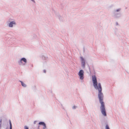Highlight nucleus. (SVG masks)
<instances>
[{
	"label": "nucleus",
	"mask_w": 129,
	"mask_h": 129,
	"mask_svg": "<svg viewBox=\"0 0 129 129\" xmlns=\"http://www.w3.org/2000/svg\"><path fill=\"white\" fill-rule=\"evenodd\" d=\"M92 81L93 86L96 89H98V98L99 102L101 104L100 109L102 115L105 116H107L106 112L105 109V103L103 101L104 95L102 92V88L100 83L98 84L95 75L92 76Z\"/></svg>",
	"instance_id": "nucleus-1"
},
{
	"label": "nucleus",
	"mask_w": 129,
	"mask_h": 129,
	"mask_svg": "<svg viewBox=\"0 0 129 129\" xmlns=\"http://www.w3.org/2000/svg\"><path fill=\"white\" fill-rule=\"evenodd\" d=\"M121 9L120 8H119L117 9L116 10H114L113 12V13L114 15V17L116 18H119L121 17V14L120 13H117V12L120 11Z\"/></svg>",
	"instance_id": "nucleus-2"
},
{
	"label": "nucleus",
	"mask_w": 129,
	"mask_h": 129,
	"mask_svg": "<svg viewBox=\"0 0 129 129\" xmlns=\"http://www.w3.org/2000/svg\"><path fill=\"white\" fill-rule=\"evenodd\" d=\"M84 73L83 70H80L78 73V75L79 76L80 79L81 80H83L84 78Z\"/></svg>",
	"instance_id": "nucleus-3"
},
{
	"label": "nucleus",
	"mask_w": 129,
	"mask_h": 129,
	"mask_svg": "<svg viewBox=\"0 0 129 129\" xmlns=\"http://www.w3.org/2000/svg\"><path fill=\"white\" fill-rule=\"evenodd\" d=\"M13 20V19H10L9 20L10 22L9 23L8 26L10 27H12L16 24V22L14 20L10 21V20L12 21Z\"/></svg>",
	"instance_id": "nucleus-4"
},
{
	"label": "nucleus",
	"mask_w": 129,
	"mask_h": 129,
	"mask_svg": "<svg viewBox=\"0 0 129 129\" xmlns=\"http://www.w3.org/2000/svg\"><path fill=\"white\" fill-rule=\"evenodd\" d=\"M23 62H24L25 63L27 62V59L24 57H23L21 58L20 60L18 61V62L19 64L20 65L22 64Z\"/></svg>",
	"instance_id": "nucleus-5"
},
{
	"label": "nucleus",
	"mask_w": 129,
	"mask_h": 129,
	"mask_svg": "<svg viewBox=\"0 0 129 129\" xmlns=\"http://www.w3.org/2000/svg\"><path fill=\"white\" fill-rule=\"evenodd\" d=\"M80 58L81 60V64L83 68H84L85 65V60L83 57H81Z\"/></svg>",
	"instance_id": "nucleus-6"
},
{
	"label": "nucleus",
	"mask_w": 129,
	"mask_h": 129,
	"mask_svg": "<svg viewBox=\"0 0 129 129\" xmlns=\"http://www.w3.org/2000/svg\"><path fill=\"white\" fill-rule=\"evenodd\" d=\"M42 58L43 60H47L48 58V57H47L45 56L44 55H42Z\"/></svg>",
	"instance_id": "nucleus-7"
},
{
	"label": "nucleus",
	"mask_w": 129,
	"mask_h": 129,
	"mask_svg": "<svg viewBox=\"0 0 129 129\" xmlns=\"http://www.w3.org/2000/svg\"><path fill=\"white\" fill-rule=\"evenodd\" d=\"M19 81L21 83V85L22 86L25 87H26V85L22 81Z\"/></svg>",
	"instance_id": "nucleus-8"
},
{
	"label": "nucleus",
	"mask_w": 129,
	"mask_h": 129,
	"mask_svg": "<svg viewBox=\"0 0 129 129\" xmlns=\"http://www.w3.org/2000/svg\"><path fill=\"white\" fill-rule=\"evenodd\" d=\"M46 124L44 122L41 121L39 123V124L40 125H42L43 126L45 124Z\"/></svg>",
	"instance_id": "nucleus-9"
},
{
	"label": "nucleus",
	"mask_w": 129,
	"mask_h": 129,
	"mask_svg": "<svg viewBox=\"0 0 129 129\" xmlns=\"http://www.w3.org/2000/svg\"><path fill=\"white\" fill-rule=\"evenodd\" d=\"M9 123L10 124V129H12V126L11 123V122L10 120L9 121Z\"/></svg>",
	"instance_id": "nucleus-10"
},
{
	"label": "nucleus",
	"mask_w": 129,
	"mask_h": 129,
	"mask_svg": "<svg viewBox=\"0 0 129 129\" xmlns=\"http://www.w3.org/2000/svg\"><path fill=\"white\" fill-rule=\"evenodd\" d=\"M58 17L60 21H62V17L59 15L58 16Z\"/></svg>",
	"instance_id": "nucleus-11"
},
{
	"label": "nucleus",
	"mask_w": 129,
	"mask_h": 129,
	"mask_svg": "<svg viewBox=\"0 0 129 129\" xmlns=\"http://www.w3.org/2000/svg\"><path fill=\"white\" fill-rule=\"evenodd\" d=\"M105 129H110L108 124H106L105 126Z\"/></svg>",
	"instance_id": "nucleus-12"
},
{
	"label": "nucleus",
	"mask_w": 129,
	"mask_h": 129,
	"mask_svg": "<svg viewBox=\"0 0 129 129\" xmlns=\"http://www.w3.org/2000/svg\"><path fill=\"white\" fill-rule=\"evenodd\" d=\"M46 128V124H45L44 125H43V129H45Z\"/></svg>",
	"instance_id": "nucleus-13"
},
{
	"label": "nucleus",
	"mask_w": 129,
	"mask_h": 129,
	"mask_svg": "<svg viewBox=\"0 0 129 129\" xmlns=\"http://www.w3.org/2000/svg\"><path fill=\"white\" fill-rule=\"evenodd\" d=\"M24 129H29L28 127L26 126H24Z\"/></svg>",
	"instance_id": "nucleus-14"
},
{
	"label": "nucleus",
	"mask_w": 129,
	"mask_h": 129,
	"mask_svg": "<svg viewBox=\"0 0 129 129\" xmlns=\"http://www.w3.org/2000/svg\"><path fill=\"white\" fill-rule=\"evenodd\" d=\"M77 107L76 106H74L72 107V109H75Z\"/></svg>",
	"instance_id": "nucleus-15"
},
{
	"label": "nucleus",
	"mask_w": 129,
	"mask_h": 129,
	"mask_svg": "<svg viewBox=\"0 0 129 129\" xmlns=\"http://www.w3.org/2000/svg\"><path fill=\"white\" fill-rule=\"evenodd\" d=\"M2 120L1 119L0 120V125H1L2 124Z\"/></svg>",
	"instance_id": "nucleus-16"
},
{
	"label": "nucleus",
	"mask_w": 129,
	"mask_h": 129,
	"mask_svg": "<svg viewBox=\"0 0 129 129\" xmlns=\"http://www.w3.org/2000/svg\"><path fill=\"white\" fill-rule=\"evenodd\" d=\"M37 121H34V124H36V122H37Z\"/></svg>",
	"instance_id": "nucleus-17"
},
{
	"label": "nucleus",
	"mask_w": 129,
	"mask_h": 129,
	"mask_svg": "<svg viewBox=\"0 0 129 129\" xmlns=\"http://www.w3.org/2000/svg\"><path fill=\"white\" fill-rule=\"evenodd\" d=\"M33 2H34V3H35V0H31Z\"/></svg>",
	"instance_id": "nucleus-18"
},
{
	"label": "nucleus",
	"mask_w": 129,
	"mask_h": 129,
	"mask_svg": "<svg viewBox=\"0 0 129 129\" xmlns=\"http://www.w3.org/2000/svg\"><path fill=\"white\" fill-rule=\"evenodd\" d=\"M88 68H89V71L90 72H91L90 69V67L89 66H88Z\"/></svg>",
	"instance_id": "nucleus-19"
},
{
	"label": "nucleus",
	"mask_w": 129,
	"mask_h": 129,
	"mask_svg": "<svg viewBox=\"0 0 129 129\" xmlns=\"http://www.w3.org/2000/svg\"><path fill=\"white\" fill-rule=\"evenodd\" d=\"M43 72L44 73H46V71L45 70H43Z\"/></svg>",
	"instance_id": "nucleus-20"
},
{
	"label": "nucleus",
	"mask_w": 129,
	"mask_h": 129,
	"mask_svg": "<svg viewBox=\"0 0 129 129\" xmlns=\"http://www.w3.org/2000/svg\"><path fill=\"white\" fill-rule=\"evenodd\" d=\"M118 25V23L117 22H116V25Z\"/></svg>",
	"instance_id": "nucleus-21"
},
{
	"label": "nucleus",
	"mask_w": 129,
	"mask_h": 129,
	"mask_svg": "<svg viewBox=\"0 0 129 129\" xmlns=\"http://www.w3.org/2000/svg\"><path fill=\"white\" fill-rule=\"evenodd\" d=\"M1 125H0V129H1Z\"/></svg>",
	"instance_id": "nucleus-22"
},
{
	"label": "nucleus",
	"mask_w": 129,
	"mask_h": 129,
	"mask_svg": "<svg viewBox=\"0 0 129 129\" xmlns=\"http://www.w3.org/2000/svg\"><path fill=\"white\" fill-rule=\"evenodd\" d=\"M8 127H7L6 128V129H8Z\"/></svg>",
	"instance_id": "nucleus-23"
},
{
	"label": "nucleus",
	"mask_w": 129,
	"mask_h": 129,
	"mask_svg": "<svg viewBox=\"0 0 129 129\" xmlns=\"http://www.w3.org/2000/svg\"><path fill=\"white\" fill-rule=\"evenodd\" d=\"M39 126H39H39H38V128H39Z\"/></svg>",
	"instance_id": "nucleus-24"
},
{
	"label": "nucleus",
	"mask_w": 129,
	"mask_h": 129,
	"mask_svg": "<svg viewBox=\"0 0 129 129\" xmlns=\"http://www.w3.org/2000/svg\"><path fill=\"white\" fill-rule=\"evenodd\" d=\"M34 36H35V37H36V35H35Z\"/></svg>",
	"instance_id": "nucleus-25"
},
{
	"label": "nucleus",
	"mask_w": 129,
	"mask_h": 129,
	"mask_svg": "<svg viewBox=\"0 0 129 129\" xmlns=\"http://www.w3.org/2000/svg\"><path fill=\"white\" fill-rule=\"evenodd\" d=\"M24 65L25 64V63L23 64Z\"/></svg>",
	"instance_id": "nucleus-26"
}]
</instances>
